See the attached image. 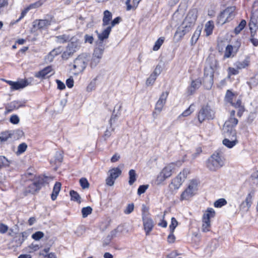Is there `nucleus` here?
I'll return each instance as SVG.
<instances>
[{"mask_svg":"<svg viewBox=\"0 0 258 258\" xmlns=\"http://www.w3.org/2000/svg\"><path fill=\"white\" fill-rule=\"evenodd\" d=\"M218 67V60L213 56L207 59L206 66L204 71V83L207 89L212 87L213 84V76Z\"/></svg>","mask_w":258,"mask_h":258,"instance_id":"obj_1","label":"nucleus"},{"mask_svg":"<svg viewBox=\"0 0 258 258\" xmlns=\"http://www.w3.org/2000/svg\"><path fill=\"white\" fill-rule=\"evenodd\" d=\"M198 16V10L196 8L190 10L187 14L181 26L176 32V34L181 37L188 33L195 24Z\"/></svg>","mask_w":258,"mask_h":258,"instance_id":"obj_2","label":"nucleus"},{"mask_svg":"<svg viewBox=\"0 0 258 258\" xmlns=\"http://www.w3.org/2000/svg\"><path fill=\"white\" fill-rule=\"evenodd\" d=\"M224 159L223 153L220 150L216 151L209 158L207 167L211 171H216L224 165Z\"/></svg>","mask_w":258,"mask_h":258,"instance_id":"obj_3","label":"nucleus"},{"mask_svg":"<svg viewBox=\"0 0 258 258\" xmlns=\"http://www.w3.org/2000/svg\"><path fill=\"white\" fill-rule=\"evenodd\" d=\"M238 120L235 117V111L232 110L230 111V116L228 119L225 121L223 128V133L234 135L236 134L234 127L237 124Z\"/></svg>","mask_w":258,"mask_h":258,"instance_id":"obj_4","label":"nucleus"},{"mask_svg":"<svg viewBox=\"0 0 258 258\" xmlns=\"http://www.w3.org/2000/svg\"><path fill=\"white\" fill-rule=\"evenodd\" d=\"M89 57L88 54L82 53L74 60L73 69L76 72V74H79L84 71L87 66Z\"/></svg>","mask_w":258,"mask_h":258,"instance_id":"obj_5","label":"nucleus"},{"mask_svg":"<svg viewBox=\"0 0 258 258\" xmlns=\"http://www.w3.org/2000/svg\"><path fill=\"white\" fill-rule=\"evenodd\" d=\"M234 10V7H229L224 10L218 16L217 23L219 25H223L232 20L235 16Z\"/></svg>","mask_w":258,"mask_h":258,"instance_id":"obj_6","label":"nucleus"},{"mask_svg":"<svg viewBox=\"0 0 258 258\" xmlns=\"http://www.w3.org/2000/svg\"><path fill=\"white\" fill-rule=\"evenodd\" d=\"M81 42L79 39L73 38L70 43L68 44L66 50L62 53V57L64 59H68L80 48Z\"/></svg>","mask_w":258,"mask_h":258,"instance_id":"obj_7","label":"nucleus"},{"mask_svg":"<svg viewBox=\"0 0 258 258\" xmlns=\"http://www.w3.org/2000/svg\"><path fill=\"white\" fill-rule=\"evenodd\" d=\"M198 190V183L196 181H191L187 187L182 192L180 200H188L194 196Z\"/></svg>","mask_w":258,"mask_h":258,"instance_id":"obj_8","label":"nucleus"},{"mask_svg":"<svg viewBox=\"0 0 258 258\" xmlns=\"http://www.w3.org/2000/svg\"><path fill=\"white\" fill-rule=\"evenodd\" d=\"M198 119L202 123L206 119H211L214 117V111L208 106L203 107L199 112Z\"/></svg>","mask_w":258,"mask_h":258,"instance_id":"obj_9","label":"nucleus"},{"mask_svg":"<svg viewBox=\"0 0 258 258\" xmlns=\"http://www.w3.org/2000/svg\"><path fill=\"white\" fill-rule=\"evenodd\" d=\"M168 95V92L167 91L163 92L160 95L159 100L157 102L155 111L153 112V114H159L161 112L162 109L166 102V99Z\"/></svg>","mask_w":258,"mask_h":258,"instance_id":"obj_10","label":"nucleus"},{"mask_svg":"<svg viewBox=\"0 0 258 258\" xmlns=\"http://www.w3.org/2000/svg\"><path fill=\"white\" fill-rule=\"evenodd\" d=\"M226 138L223 140V144L228 148H232L238 142L236 138V134L234 135L223 133Z\"/></svg>","mask_w":258,"mask_h":258,"instance_id":"obj_11","label":"nucleus"},{"mask_svg":"<svg viewBox=\"0 0 258 258\" xmlns=\"http://www.w3.org/2000/svg\"><path fill=\"white\" fill-rule=\"evenodd\" d=\"M190 173V170L188 168H184L181 172H180L178 175L174 178L172 182V185L174 186L175 189H178L181 185V176L183 175L184 178L186 179L187 175Z\"/></svg>","mask_w":258,"mask_h":258,"instance_id":"obj_12","label":"nucleus"},{"mask_svg":"<svg viewBox=\"0 0 258 258\" xmlns=\"http://www.w3.org/2000/svg\"><path fill=\"white\" fill-rule=\"evenodd\" d=\"M249 25L252 33H255L258 29V9L252 13Z\"/></svg>","mask_w":258,"mask_h":258,"instance_id":"obj_13","label":"nucleus"},{"mask_svg":"<svg viewBox=\"0 0 258 258\" xmlns=\"http://www.w3.org/2000/svg\"><path fill=\"white\" fill-rule=\"evenodd\" d=\"M253 192H249L246 196L245 200L240 205L239 208L241 211L247 212L252 204V199Z\"/></svg>","mask_w":258,"mask_h":258,"instance_id":"obj_14","label":"nucleus"},{"mask_svg":"<svg viewBox=\"0 0 258 258\" xmlns=\"http://www.w3.org/2000/svg\"><path fill=\"white\" fill-rule=\"evenodd\" d=\"M43 182L44 179L41 178L32 183L26 189V192L33 194H35L41 188V185L43 184Z\"/></svg>","mask_w":258,"mask_h":258,"instance_id":"obj_15","label":"nucleus"},{"mask_svg":"<svg viewBox=\"0 0 258 258\" xmlns=\"http://www.w3.org/2000/svg\"><path fill=\"white\" fill-rule=\"evenodd\" d=\"M6 82L11 86L12 90L23 89L28 85L27 81L23 80L17 82L11 81H6Z\"/></svg>","mask_w":258,"mask_h":258,"instance_id":"obj_16","label":"nucleus"},{"mask_svg":"<svg viewBox=\"0 0 258 258\" xmlns=\"http://www.w3.org/2000/svg\"><path fill=\"white\" fill-rule=\"evenodd\" d=\"M50 22L47 20H36L33 23V27L34 29L41 30L45 28L50 25Z\"/></svg>","mask_w":258,"mask_h":258,"instance_id":"obj_17","label":"nucleus"},{"mask_svg":"<svg viewBox=\"0 0 258 258\" xmlns=\"http://www.w3.org/2000/svg\"><path fill=\"white\" fill-rule=\"evenodd\" d=\"M231 105L233 106L237 110V116L240 117L245 110L244 105L242 103L241 99H238L235 102H233L231 103Z\"/></svg>","mask_w":258,"mask_h":258,"instance_id":"obj_18","label":"nucleus"},{"mask_svg":"<svg viewBox=\"0 0 258 258\" xmlns=\"http://www.w3.org/2000/svg\"><path fill=\"white\" fill-rule=\"evenodd\" d=\"M250 64V58L249 56H247L244 60L236 61L235 66L237 69L242 70L248 68Z\"/></svg>","mask_w":258,"mask_h":258,"instance_id":"obj_19","label":"nucleus"},{"mask_svg":"<svg viewBox=\"0 0 258 258\" xmlns=\"http://www.w3.org/2000/svg\"><path fill=\"white\" fill-rule=\"evenodd\" d=\"M175 168V164L173 163H171L165 166L160 171L165 176L168 178L170 177Z\"/></svg>","mask_w":258,"mask_h":258,"instance_id":"obj_20","label":"nucleus"},{"mask_svg":"<svg viewBox=\"0 0 258 258\" xmlns=\"http://www.w3.org/2000/svg\"><path fill=\"white\" fill-rule=\"evenodd\" d=\"M52 72L54 74L53 70L51 66H48L42 70L36 73L35 76L36 78L44 79L49 73Z\"/></svg>","mask_w":258,"mask_h":258,"instance_id":"obj_21","label":"nucleus"},{"mask_svg":"<svg viewBox=\"0 0 258 258\" xmlns=\"http://www.w3.org/2000/svg\"><path fill=\"white\" fill-rule=\"evenodd\" d=\"M201 83L199 80L192 81L191 83L190 86H189L187 90V93L188 95L194 94L196 90H197L201 86Z\"/></svg>","mask_w":258,"mask_h":258,"instance_id":"obj_22","label":"nucleus"},{"mask_svg":"<svg viewBox=\"0 0 258 258\" xmlns=\"http://www.w3.org/2000/svg\"><path fill=\"white\" fill-rule=\"evenodd\" d=\"M111 30V26H107L101 33H98L97 31L96 32L97 33L98 39L100 41H103L104 39L108 38L109 35Z\"/></svg>","mask_w":258,"mask_h":258,"instance_id":"obj_23","label":"nucleus"},{"mask_svg":"<svg viewBox=\"0 0 258 258\" xmlns=\"http://www.w3.org/2000/svg\"><path fill=\"white\" fill-rule=\"evenodd\" d=\"M61 184L59 182H56L53 188L52 192L51 195V198L52 200L54 201L56 199L57 197L60 190Z\"/></svg>","mask_w":258,"mask_h":258,"instance_id":"obj_24","label":"nucleus"},{"mask_svg":"<svg viewBox=\"0 0 258 258\" xmlns=\"http://www.w3.org/2000/svg\"><path fill=\"white\" fill-rule=\"evenodd\" d=\"M215 212L213 209L209 208L204 211L202 219L207 221H211L210 219L215 216Z\"/></svg>","mask_w":258,"mask_h":258,"instance_id":"obj_25","label":"nucleus"},{"mask_svg":"<svg viewBox=\"0 0 258 258\" xmlns=\"http://www.w3.org/2000/svg\"><path fill=\"white\" fill-rule=\"evenodd\" d=\"M237 50V48H234L232 45H227L225 49L224 57L226 58H229L231 56H233L236 53Z\"/></svg>","mask_w":258,"mask_h":258,"instance_id":"obj_26","label":"nucleus"},{"mask_svg":"<svg viewBox=\"0 0 258 258\" xmlns=\"http://www.w3.org/2000/svg\"><path fill=\"white\" fill-rule=\"evenodd\" d=\"M50 248H44L39 252V255L43 256L44 258H56V255L54 252H49Z\"/></svg>","mask_w":258,"mask_h":258,"instance_id":"obj_27","label":"nucleus"},{"mask_svg":"<svg viewBox=\"0 0 258 258\" xmlns=\"http://www.w3.org/2000/svg\"><path fill=\"white\" fill-rule=\"evenodd\" d=\"M112 19V14L108 10H106L103 13V26H105L110 24V21Z\"/></svg>","mask_w":258,"mask_h":258,"instance_id":"obj_28","label":"nucleus"},{"mask_svg":"<svg viewBox=\"0 0 258 258\" xmlns=\"http://www.w3.org/2000/svg\"><path fill=\"white\" fill-rule=\"evenodd\" d=\"M237 95V94L236 93L233 92L230 90H227L226 93L225 99L226 101L231 104L234 101V99L236 98Z\"/></svg>","mask_w":258,"mask_h":258,"instance_id":"obj_29","label":"nucleus"},{"mask_svg":"<svg viewBox=\"0 0 258 258\" xmlns=\"http://www.w3.org/2000/svg\"><path fill=\"white\" fill-rule=\"evenodd\" d=\"M167 178H168L165 176V174L160 172L154 181V183L157 185L163 184L164 181Z\"/></svg>","mask_w":258,"mask_h":258,"instance_id":"obj_30","label":"nucleus"},{"mask_svg":"<svg viewBox=\"0 0 258 258\" xmlns=\"http://www.w3.org/2000/svg\"><path fill=\"white\" fill-rule=\"evenodd\" d=\"M214 28V22L212 21H209L205 24V31L206 33V36H209L212 33Z\"/></svg>","mask_w":258,"mask_h":258,"instance_id":"obj_31","label":"nucleus"},{"mask_svg":"<svg viewBox=\"0 0 258 258\" xmlns=\"http://www.w3.org/2000/svg\"><path fill=\"white\" fill-rule=\"evenodd\" d=\"M211 221H207L204 219H202V226L201 230L203 232H207L210 231L211 229Z\"/></svg>","mask_w":258,"mask_h":258,"instance_id":"obj_32","label":"nucleus"},{"mask_svg":"<svg viewBox=\"0 0 258 258\" xmlns=\"http://www.w3.org/2000/svg\"><path fill=\"white\" fill-rule=\"evenodd\" d=\"M123 229V226H118L116 229H114L110 232L111 238L107 240V242L103 243V246L108 245L111 240V238L115 236L117 233L121 232Z\"/></svg>","mask_w":258,"mask_h":258,"instance_id":"obj_33","label":"nucleus"},{"mask_svg":"<svg viewBox=\"0 0 258 258\" xmlns=\"http://www.w3.org/2000/svg\"><path fill=\"white\" fill-rule=\"evenodd\" d=\"M202 29V28L201 26H198L197 28L195 33L193 34V35L191 37V42L192 44H195L197 42V41L198 40L199 36L201 34Z\"/></svg>","mask_w":258,"mask_h":258,"instance_id":"obj_34","label":"nucleus"},{"mask_svg":"<svg viewBox=\"0 0 258 258\" xmlns=\"http://www.w3.org/2000/svg\"><path fill=\"white\" fill-rule=\"evenodd\" d=\"M184 12L181 9H178L173 15L172 19L176 22L180 21L183 17Z\"/></svg>","mask_w":258,"mask_h":258,"instance_id":"obj_35","label":"nucleus"},{"mask_svg":"<svg viewBox=\"0 0 258 258\" xmlns=\"http://www.w3.org/2000/svg\"><path fill=\"white\" fill-rule=\"evenodd\" d=\"M109 173L111 178L116 179L121 174V170L117 167L113 168L109 171Z\"/></svg>","mask_w":258,"mask_h":258,"instance_id":"obj_36","label":"nucleus"},{"mask_svg":"<svg viewBox=\"0 0 258 258\" xmlns=\"http://www.w3.org/2000/svg\"><path fill=\"white\" fill-rule=\"evenodd\" d=\"M42 5V3L41 1H38L35 3L31 4L25 10L22 12V14L24 16L26 13L28 12L29 10L33 9H36L40 7Z\"/></svg>","mask_w":258,"mask_h":258,"instance_id":"obj_37","label":"nucleus"},{"mask_svg":"<svg viewBox=\"0 0 258 258\" xmlns=\"http://www.w3.org/2000/svg\"><path fill=\"white\" fill-rule=\"evenodd\" d=\"M247 84L250 89L255 87L258 85V78L256 76L251 77L247 82Z\"/></svg>","mask_w":258,"mask_h":258,"instance_id":"obj_38","label":"nucleus"},{"mask_svg":"<svg viewBox=\"0 0 258 258\" xmlns=\"http://www.w3.org/2000/svg\"><path fill=\"white\" fill-rule=\"evenodd\" d=\"M154 223L153 220L149 218H146V235L149 234L154 227Z\"/></svg>","mask_w":258,"mask_h":258,"instance_id":"obj_39","label":"nucleus"},{"mask_svg":"<svg viewBox=\"0 0 258 258\" xmlns=\"http://www.w3.org/2000/svg\"><path fill=\"white\" fill-rule=\"evenodd\" d=\"M129 174V180H128V184L130 185H132L134 184V183L136 180V173L134 169H131L128 172Z\"/></svg>","mask_w":258,"mask_h":258,"instance_id":"obj_40","label":"nucleus"},{"mask_svg":"<svg viewBox=\"0 0 258 258\" xmlns=\"http://www.w3.org/2000/svg\"><path fill=\"white\" fill-rule=\"evenodd\" d=\"M60 52L58 48L57 49H54L52 50L49 54L47 56V59L49 61L51 62L52 61L54 57L56 55H57Z\"/></svg>","mask_w":258,"mask_h":258,"instance_id":"obj_41","label":"nucleus"},{"mask_svg":"<svg viewBox=\"0 0 258 258\" xmlns=\"http://www.w3.org/2000/svg\"><path fill=\"white\" fill-rule=\"evenodd\" d=\"M40 248V246L38 244L32 243L26 247L27 250L30 252H34L38 250Z\"/></svg>","mask_w":258,"mask_h":258,"instance_id":"obj_42","label":"nucleus"},{"mask_svg":"<svg viewBox=\"0 0 258 258\" xmlns=\"http://www.w3.org/2000/svg\"><path fill=\"white\" fill-rule=\"evenodd\" d=\"M246 22L245 20H242L238 26H237L234 29V32L236 34H238L240 31L243 29L246 25Z\"/></svg>","mask_w":258,"mask_h":258,"instance_id":"obj_43","label":"nucleus"},{"mask_svg":"<svg viewBox=\"0 0 258 258\" xmlns=\"http://www.w3.org/2000/svg\"><path fill=\"white\" fill-rule=\"evenodd\" d=\"M70 194L72 200L77 202L79 203H81V197L76 191L71 190Z\"/></svg>","mask_w":258,"mask_h":258,"instance_id":"obj_44","label":"nucleus"},{"mask_svg":"<svg viewBox=\"0 0 258 258\" xmlns=\"http://www.w3.org/2000/svg\"><path fill=\"white\" fill-rule=\"evenodd\" d=\"M103 48L101 47H96L94 49V51L93 53V56L99 57L100 58H101L103 52Z\"/></svg>","mask_w":258,"mask_h":258,"instance_id":"obj_45","label":"nucleus"},{"mask_svg":"<svg viewBox=\"0 0 258 258\" xmlns=\"http://www.w3.org/2000/svg\"><path fill=\"white\" fill-rule=\"evenodd\" d=\"M92 212V209L90 207H87L83 208L82 209V214L83 217L85 218V217H87L88 215L91 214Z\"/></svg>","mask_w":258,"mask_h":258,"instance_id":"obj_46","label":"nucleus"},{"mask_svg":"<svg viewBox=\"0 0 258 258\" xmlns=\"http://www.w3.org/2000/svg\"><path fill=\"white\" fill-rule=\"evenodd\" d=\"M80 184L83 189L89 187V183L86 178H81L79 180Z\"/></svg>","mask_w":258,"mask_h":258,"instance_id":"obj_47","label":"nucleus"},{"mask_svg":"<svg viewBox=\"0 0 258 258\" xmlns=\"http://www.w3.org/2000/svg\"><path fill=\"white\" fill-rule=\"evenodd\" d=\"M164 42V39L163 38H159L155 42V44L153 47V50L157 51L158 50L160 46L162 45Z\"/></svg>","mask_w":258,"mask_h":258,"instance_id":"obj_48","label":"nucleus"},{"mask_svg":"<svg viewBox=\"0 0 258 258\" xmlns=\"http://www.w3.org/2000/svg\"><path fill=\"white\" fill-rule=\"evenodd\" d=\"M156 78L157 77H156L155 75L151 74L146 80V85H152L154 83Z\"/></svg>","mask_w":258,"mask_h":258,"instance_id":"obj_49","label":"nucleus"},{"mask_svg":"<svg viewBox=\"0 0 258 258\" xmlns=\"http://www.w3.org/2000/svg\"><path fill=\"white\" fill-rule=\"evenodd\" d=\"M239 69H237L236 68H234L232 67H229L228 69V77L229 78L232 75H236L239 73L238 71Z\"/></svg>","mask_w":258,"mask_h":258,"instance_id":"obj_50","label":"nucleus"},{"mask_svg":"<svg viewBox=\"0 0 258 258\" xmlns=\"http://www.w3.org/2000/svg\"><path fill=\"white\" fill-rule=\"evenodd\" d=\"M27 148V146L25 143H22L18 147V150L17 151V154H20L24 152Z\"/></svg>","mask_w":258,"mask_h":258,"instance_id":"obj_51","label":"nucleus"},{"mask_svg":"<svg viewBox=\"0 0 258 258\" xmlns=\"http://www.w3.org/2000/svg\"><path fill=\"white\" fill-rule=\"evenodd\" d=\"M9 165V162L7 159L4 156H0V168L2 167L8 166Z\"/></svg>","mask_w":258,"mask_h":258,"instance_id":"obj_52","label":"nucleus"},{"mask_svg":"<svg viewBox=\"0 0 258 258\" xmlns=\"http://www.w3.org/2000/svg\"><path fill=\"white\" fill-rule=\"evenodd\" d=\"M226 203H227V202L224 199H220L217 200L214 203V206L215 207L220 208V207H221L222 206L226 205Z\"/></svg>","mask_w":258,"mask_h":258,"instance_id":"obj_53","label":"nucleus"},{"mask_svg":"<svg viewBox=\"0 0 258 258\" xmlns=\"http://www.w3.org/2000/svg\"><path fill=\"white\" fill-rule=\"evenodd\" d=\"M44 236V233L41 231H37L32 235V237L35 240H39Z\"/></svg>","mask_w":258,"mask_h":258,"instance_id":"obj_54","label":"nucleus"},{"mask_svg":"<svg viewBox=\"0 0 258 258\" xmlns=\"http://www.w3.org/2000/svg\"><path fill=\"white\" fill-rule=\"evenodd\" d=\"M178 225V222L174 218H172L171 223L169 226L170 230L171 233H173L175 228Z\"/></svg>","mask_w":258,"mask_h":258,"instance_id":"obj_55","label":"nucleus"},{"mask_svg":"<svg viewBox=\"0 0 258 258\" xmlns=\"http://www.w3.org/2000/svg\"><path fill=\"white\" fill-rule=\"evenodd\" d=\"M100 59L99 57L93 56L90 63L91 67H95L100 62Z\"/></svg>","mask_w":258,"mask_h":258,"instance_id":"obj_56","label":"nucleus"},{"mask_svg":"<svg viewBox=\"0 0 258 258\" xmlns=\"http://www.w3.org/2000/svg\"><path fill=\"white\" fill-rule=\"evenodd\" d=\"M134 204L132 203L130 204L125 208V210H124V213L126 214H130L134 211Z\"/></svg>","mask_w":258,"mask_h":258,"instance_id":"obj_57","label":"nucleus"},{"mask_svg":"<svg viewBox=\"0 0 258 258\" xmlns=\"http://www.w3.org/2000/svg\"><path fill=\"white\" fill-rule=\"evenodd\" d=\"M125 4L126 6V10L127 11L134 10L137 8L136 4H134L133 3L132 4H131L130 0H126Z\"/></svg>","mask_w":258,"mask_h":258,"instance_id":"obj_58","label":"nucleus"},{"mask_svg":"<svg viewBox=\"0 0 258 258\" xmlns=\"http://www.w3.org/2000/svg\"><path fill=\"white\" fill-rule=\"evenodd\" d=\"M256 111L250 112L247 118V122L248 123H251L254 120L256 116Z\"/></svg>","mask_w":258,"mask_h":258,"instance_id":"obj_59","label":"nucleus"},{"mask_svg":"<svg viewBox=\"0 0 258 258\" xmlns=\"http://www.w3.org/2000/svg\"><path fill=\"white\" fill-rule=\"evenodd\" d=\"M255 33H252L251 32V36L250 38V41L251 42V43L254 46H258V39L255 38L254 37V35Z\"/></svg>","mask_w":258,"mask_h":258,"instance_id":"obj_60","label":"nucleus"},{"mask_svg":"<svg viewBox=\"0 0 258 258\" xmlns=\"http://www.w3.org/2000/svg\"><path fill=\"white\" fill-rule=\"evenodd\" d=\"M194 111V109L192 108V106L190 105L187 109L185 110L182 113V115L183 116H187L191 114V112Z\"/></svg>","mask_w":258,"mask_h":258,"instance_id":"obj_61","label":"nucleus"},{"mask_svg":"<svg viewBox=\"0 0 258 258\" xmlns=\"http://www.w3.org/2000/svg\"><path fill=\"white\" fill-rule=\"evenodd\" d=\"M115 179L113 178H111V176H109L106 179V184L108 186H112L114 183V180Z\"/></svg>","mask_w":258,"mask_h":258,"instance_id":"obj_62","label":"nucleus"},{"mask_svg":"<svg viewBox=\"0 0 258 258\" xmlns=\"http://www.w3.org/2000/svg\"><path fill=\"white\" fill-rule=\"evenodd\" d=\"M162 71V68L160 66L158 65L155 68L154 72L152 73L153 75H155L156 77H157L160 74Z\"/></svg>","mask_w":258,"mask_h":258,"instance_id":"obj_63","label":"nucleus"},{"mask_svg":"<svg viewBox=\"0 0 258 258\" xmlns=\"http://www.w3.org/2000/svg\"><path fill=\"white\" fill-rule=\"evenodd\" d=\"M19 118L16 115H13L10 117V121L13 124H17L19 122Z\"/></svg>","mask_w":258,"mask_h":258,"instance_id":"obj_64","label":"nucleus"}]
</instances>
